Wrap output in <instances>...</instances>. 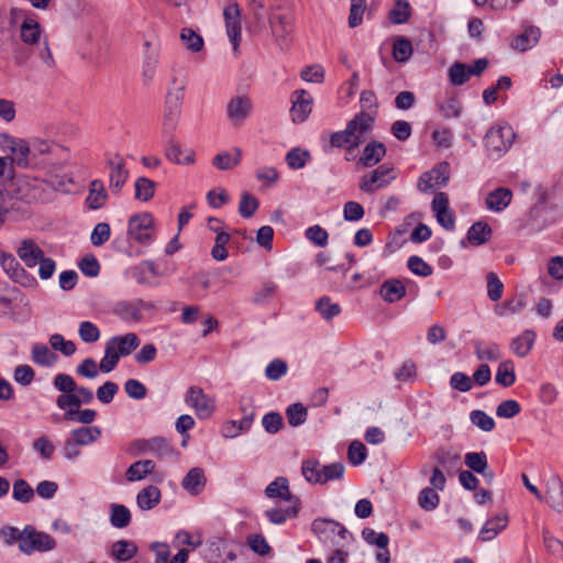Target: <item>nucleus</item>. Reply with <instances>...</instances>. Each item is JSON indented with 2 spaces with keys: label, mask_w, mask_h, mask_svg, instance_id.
<instances>
[{
  "label": "nucleus",
  "mask_w": 563,
  "mask_h": 563,
  "mask_svg": "<svg viewBox=\"0 0 563 563\" xmlns=\"http://www.w3.org/2000/svg\"><path fill=\"white\" fill-rule=\"evenodd\" d=\"M186 82L179 81L177 77L172 79V86L168 88L164 102V117L162 124V141L165 150V156L168 161L189 165L195 162V152L187 150L183 152L179 142L175 137V131L181 113V106L185 98Z\"/></svg>",
  "instance_id": "nucleus-1"
},
{
  "label": "nucleus",
  "mask_w": 563,
  "mask_h": 563,
  "mask_svg": "<svg viewBox=\"0 0 563 563\" xmlns=\"http://www.w3.org/2000/svg\"><path fill=\"white\" fill-rule=\"evenodd\" d=\"M374 123V117L366 112L357 113L346 123L342 131H336L330 135V146L335 148H347L353 151L364 142L365 133L371 130Z\"/></svg>",
  "instance_id": "nucleus-2"
},
{
  "label": "nucleus",
  "mask_w": 563,
  "mask_h": 563,
  "mask_svg": "<svg viewBox=\"0 0 563 563\" xmlns=\"http://www.w3.org/2000/svg\"><path fill=\"white\" fill-rule=\"evenodd\" d=\"M295 20V13L289 7L275 5L268 10L269 29L282 51L288 49L291 44Z\"/></svg>",
  "instance_id": "nucleus-3"
},
{
  "label": "nucleus",
  "mask_w": 563,
  "mask_h": 563,
  "mask_svg": "<svg viewBox=\"0 0 563 563\" xmlns=\"http://www.w3.org/2000/svg\"><path fill=\"white\" fill-rule=\"evenodd\" d=\"M311 531L324 544L344 547L353 539L352 533L340 522L325 518H317L311 523Z\"/></svg>",
  "instance_id": "nucleus-4"
},
{
  "label": "nucleus",
  "mask_w": 563,
  "mask_h": 563,
  "mask_svg": "<svg viewBox=\"0 0 563 563\" xmlns=\"http://www.w3.org/2000/svg\"><path fill=\"white\" fill-rule=\"evenodd\" d=\"M12 534H18L19 549L25 554L34 551L46 552L55 549L56 541L46 532H38L32 526H26L21 532L16 528H11Z\"/></svg>",
  "instance_id": "nucleus-5"
},
{
  "label": "nucleus",
  "mask_w": 563,
  "mask_h": 563,
  "mask_svg": "<svg viewBox=\"0 0 563 563\" xmlns=\"http://www.w3.org/2000/svg\"><path fill=\"white\" fill-rule=\"evenodd\" d=\"M29 145L31 148V157L33 162L36 163L34 169H44L47 173H52L58 168L59 163L56 159L57 152L60 151L58 145L38 137L29 141Z\"/></svg>",
  "instance_id": "nucleus-6"
},
{
  "label": "nucleus",
  "mask_w": 563,
  "mask_h": 563,
  "mask_svg": "<svg viewBox=\"0 0 563 563\" xmlns=\"http://www.w3.org/2000/svg\"><path fill=\"white\" fill-rule=\"evenodd\" d=\"M0 266L5 275L15 284L24 288H36L37 279L11 254L0 250Z\"/></svg>",
  "instance_id": "nucleus-7"
},
{
  "label": "nucleus",
  "mask_w": 563,
  "mask_h": 563,
  "mask_svg": "<svg viewBox=\"0 0 563 563\" xmlns=\"http://www.w3.org/2000/svg\"><path fill=\"white\" fill-rule=\"evenodd\" d=\"M396 178L395 168L391 164H382L374 170L361 177L358 188L366 194H374L386 187Z\"/></svg>",
  "instance_id": "nucleus-8"
},
{
  "label": "nucleus",
  "mask_w": 563,
  "mask_h": 563,
  "mask_svg": "<svg viewBox=\"0 0 563 563\" xmlns=\"http://www.w3.org/2000/svg\"><path fill=\"white\" fill-rule=\"evenodd\" d=\"M512 139L510 126H493L484 136V145L489 156L500 157L510 147Z\"/></svg>",
  "instance_id": "nucleus-9"
},
{
  "label": "nucleus",
  "mask_w": 563,
  "mask_h": 563,
  "mask_svg": "<svg viewBox=\"0 0 563 563\" xmlns=\"http://www.w3.org/2000/svg\"><path fill=\"white\" fill-rule=\"evenodd\" d=\"M154 219L150 212L134 214L129 220L128 234L141 244H147L153 238Z\"/></svg>",
  "instance_id": "nucleus-10"
},
{
  "label": "nucleus",
  "mask_w": 563,
  "mask_h": 563,
  "mask_svg": "<svg viewBox=\"0 0 563 563\" xmlns=\"http://www.w3.org/2000/svg\"><path fill=\"white\" fill-rule=\"evenodd\" d=\"M185 401L194 408L199 419H208L216 410L214 399L205 394L198 386H191L186 393Z\"/></svg>",
  "instance_id": "nucleus-11"
},
{
  "label": "nucleus",
  "mask_w": 563,
  "mask_h": 563,
  "mask_svg": "<svg viewBox=\"0 0 563 563\" xmlns=\"http://www.w3.org/2000/svg\"><path fill=\"white\" fill-rule=\"evenodd\" d=\"M253 101L246 95L232 97L225 107L228 120L233 126H241L252 114Z\"/></svg>",
  "instance_id": "nucleus-12"
},
{
  "label": "nucleus",
  "mask_w": 563,
  "mask_h": 563,
  "mask_svg": "<svg viewBox=\"0 0 563 563\" xmlns=\"http://www.w3.org/2000/svg\"><path fill=\"white\" fill-rule=\"evenodd\" d=\"M450 178L449 164L442 162L437 164L432 169L423 173L418 179V189L427 192L435 187H443Z\"/></svg>",
  "instance_id": "nucleus-13"
},
{
  "label": "nucleus",
  "mask_w": 563,
  "mask_h": 563,
  "mask_svg": "<svg viewBox=\"0 0 563 563\" xmlns=\"http://www.w3.org/2000/svg\"><path fill=\"white\" fill-rule=\"evenodd\" d=\"M431 209L437 218L438 223L445 230L452 231L455 228V217L449 207V197L445 192H437Z\"/></svg>",
  "instance_id": "nucleus-14"
},
{
  "label": "nucleus",
  "mask_w": 563,
  "mask_h": 563,
  "mask_svg": "<svg viewBox=\"0 0 563 563\" xmlns=\"http://www.w3.org/2000/svg\"><path fill=\"white\" fill-rule=\"evenodd\" d=\"M291 102L290 114L292 122H305L312 111L313 99L311 95L305 89L296 90L291 95Z\"/></svg>",
  "instance_id": "nucleus-15"
},
{
  "label": "nucleus",
  "mask_w": 563,
  "mask_h": 563,
  "mask_svg": "<svg viewBox=\"0 0 563 563\" xmlns=\"http://www.w3.org/2000/svg\"><path fill=\"white\" fill-rule=\"evenodd\" d=\"M223 18L225 21L227 34L230 42L233 45V49L236 51L241 42V12L238 3H231L223 10Z\"/></svg>",
  "instance_id": "nucleus-16"
},
{
  "label": "nucleus",
  "mask_w": 563,
  "mask_h": 563,
  "mask_svg": "<svg viewBox=\"0 0 563 563\" xmlns=\"http://www.w3.org/2000/svg\"><path fill=\"white\" fill-rule=\"evenodd\" d=\"M107 165L110 168L109 188L112 192L119 194L129 178V170L125 168L124 159L121 155L114 154L108 158Z\"/></svg>",
  "instance_id": "nucleus-17"
},
{
  "label": "nucleus",
  "mask_w": 563,
  "mask_h": 563,
  "mask_svg": "<svg viewBox=\"0 0 563 563\" xmlns=\"http://www.w3.org/2000/svg\"><path fill=\"white\" fill-rule=\"evenodd\" d=\"M18 191L27 202L38 201L44 196V181L38 178L21 176L16 179Z\"/></svg>",
  "instance_id": "nucleus-18"
},
{
  "label": "nucleus",
  "mask_w": 563,
  "mask_h": 563,
  "mask_svg": "<svg viewBox=\"0 0 563 563\" xmlns=\"http://www.w3.org/2000/svg\"><path fill=\"white\" fill-rule=\"evenodd\" d=\"M140 343V338L133 332L124 335H114L107 341V344L111 345L120 357L129 356L139 347Z\"/></svg>",
  "instance_id": "nucleus-19"
},
{
  "label": "nucleus",
  "mask_w": 563,
  "mask_h": 563,
  "mask_svg": "<svg viewBox=\"0 0 563 563\" xmlns=\"http://www.w3.org/2000/svg\"><path fill=\"white\" fill-rule=\"evenodd\" d=\"M433 460L443 472L453 476L461 470V455L451 450L439 449L433 454Z\"/></svg>",
  "instance_id": "nucleus-20"
},
{
  "label": "nucleus",
  "mask_w": 563,
  "mask_h": 563,
  "mask_svg": "<svg viewBox=\"0 0 563 563\" xmlns=\"http://www.w3.org/2000/svg\"><path fill=\"white\" fill-rule=\"evenodd\" d=\"M144 46L146 47V51L143 57L142 78L144 84L148 85L155 76L156 68L159 63V52L157 47L152 46L150 41H145Z\"/></svg>",
  "instance_id": "nucleus-21"
},
{
  "label": "nucleus",
  "mask_w": 563,
  "mask_h": 563,
  "mask_svg": "<svg viewBox=\"0 0 563 563\" xmlns=\"http://www.w3.org/2000/svg\"><path fill=\"white\" fill-rule=\"evenodd\" d=\"M16 254L29 268L34 267L44 256L43 250L32 239L22 240Z\"/></svg>",
  "instance_id": "nucleus-22"
},
{
  "label": "nucleus",
  "mask_w": 563,
  "mask_h": 563,
  "mask_svg": "<svg viewBox=\"0 0 563 563\" xmlns=\"http://www.w3.org/2000/svg\"><path fill=\"white\" fill-rule=\"evenodd\" d=\"M301 509V500L294 499L286 508H272L265 511V516L273 525H283L288 519L296 518Z\"/></svg>",
  "instance_id": "nucleus-23"
},
{
  "label": "nucleus",
  "mask_w": 563,
  "mask_h": 563,
  "mask_svg": "<svg viewBox=\"0 0 563 563\" xmlns=\"http://www.w3.org/2000/svg\"><path fill=\"white\" fill-rule=\"evenodd\" d=\"M264 493L267 498H279L288 503H294V499H300L298 496L291 494L289 489V482L284 476L276 477L273 482H271L266 486Z\"/></svg>",
  "instance_id": "nucleus-24"
},
{
  "label": "nucleus",
  "mask_w": 563,
  "mask_h": 563,
  "mask_svg": "<svg viewBox=\"0 0 563 563\" xmlns=\"http://www.w3.org/2000/svg\"><path fill=\"white\" fill-rule=\"evenodd\" d=\"M540 36V29L533 25H529L523 30L522 33L516 35L512 38L510 45L514 49L526 52L539 43Z\"/></svg>",
  "instance_id": "nucleus-25"
},
{
  "label": "nucleus",
  "mask_w": 563,
  "mask_h": 563,
  "mask_svg": "<svg viewBox=\"0 0 563 563\" xmlns=\"http://www.w3.org/2000/svg\"><path fill=\"white\" fill-rule=\"evenodd\" d=\"M11 164L15 165L19 168H32L36 166V163L33 162L31 157V148L29 145V141L24 139H20L14 147H12L11 152Z\"/></svg>",
  "instance_id": "nucleus-26"
},
{
  "label": "nucleus",
  "mask_w": 563,
  "mask_h": 563,
  "mask_svg": "<svg viewBox=\"0 0 563 563\" xmlns=\"http://www.w3.org/2000/svg\"><path fill=\"white\" fill-rule=\"evenodd\" d=\"M511 199V190L505 187H499L487 195L485 205L488 210L500 212L510 205Z\"/></svg>",
  "instance_id": "nucleus-27"
},
{
  "label": "nucleus",
  "mask_w": 563,
  "mask_h": 563,
  "mask_svg": "<svg viewBox=\"0 0 563 563\" xmlns=\"http://www.w3.org/2000/svg\"><path fill=\"white\" fill-rule=\"evenodd\" d=\"M508 526V516L506 514L489 518L482 527L478 539L483 542L493 540Z\"/></svg>",
  "instance_id": "nucleus-28"
},
{
  "label": "nucleus",
  "mask_w": 563,
  "mask_h": 563,
  "mask_svg": "<svg viewBox=\"0 0 563 563\" xmlns=\"http://www.w3.org/2000/svg\"><path fill=\"white\" fill-rule=\"evenodd\" d=\"M379 296L388 303L401 300L406 296V287L400 279L385 280L379 288Z\"/></svg>",
  "instance_id": "nucleus-29"
},
{
  "label": "nucleus",
  "mask_w": 563,
  "mask_h": 563,
  "mask_svg": "<svg viewBox=\"0 0 563 563\" xmlns=\"http://www.w3.org/2000/svg\"><path fill=\"white\" fill-rule=\"evenodd\" d=\"M386 146L379 141H371L363 150L360 163L364 167H373L378 164L386 155Z\"/></svg>",
  "instance_id": "nucleus-30"
},
{
  "label": "nucleus",
  "mask_w": 563,
  "mask_h": 563,
  "mask_svg": "<svg viewBox=\"0 0 563 563\" xmlns=\"http://www.w3.org/2000/svg\"><path fill=\"white\" fill-rule=\"evenodd\" d=\"M206 482L207 479L203 470L200 467H192L183 478L181 486L190 495L197 496L203 490Z\"/></svg>",
  "instance_id": "nucleus-31"
},
{
  "label": "nucleus",
  "mask_w": 563,
  "mask_h": 563,
  "mask_svg": "<svg viewBox=\"0 0 563 563\" xmlns=\"http://www.w3.org/2000/svg\"><path fill=\"white\" fill-rule=\"evenodd\" d=\"M536 336L537 335L533 330H525L521 334L511 340V352L518 357H526L532 350Z\"/></svg>",
  "instance_id": "nucleus-32"
},
{
  "label": "nucleus",
  "mask_w": 563,
  "mask_h": 563,
  "mask_svg": "<svg viewBox=\"0 0 563 563\" xmlns=\"http://www.w3.org/2000/svg\"><path fill=\"white\" fill-rule=\"evenodd\" d=\"M108 198L107 190L100 179H95L89 185L86 205L91 210H98L104 206Z\"/></svg>",
  "instance_id": "nucleus-33"
},
{
  "label": "nucleus",
  "mask_w": 563,
  "mask_h": 563,
  "mask_svg": "<svg viewBox=\"0 0 563 563\" xmlns=\"http://www.w3.org/2000/svg\"><path fill=\"white\" fill-rule=\"evenodd\" d=\"M162 494L158 487L148 485L136 495V504L141 510H151L161 503Z\"/></svg>",
  "instance_id": "nucleus-34"
},
{
  "label": "nucleus",
  "mask_w": 563,
  "mask_h": 563,
  "mask_svg": "<svg viewBox=\"0 0 563 563\" xmlns=\"http://www.w3.org/2000/svg\"><path fill=\"white\" fill-rule=\"evenodd\" d=\"M113 311L123 321L140 322L143 319L137 299L132 301H119L115 303Z\"/></svg>",
  "instance_id": "nucleus-35"
},
{
  "label": "nucleus",
  "mask_w": 563,
  "mask_h": 563,
  "mask_svg": "<svg viewBox=\"0 0 563 563\" xmlns=\"http://www.w3.org/2000/svg\"><path fill=\"white\" fill-rule=\"evenodd\" d=\"M549 505L559 512H563V483L558 476H553L547 486Z\"/></svg>",
  "instance_id": "nucleus-36"
},
{
  "label": "nucleus",
  "mask_w": 563,
  "mask_h": 563,
  "mask_svg": "<svg viewBox=\"0 0 563 563\" xmlns=\"http://www.w3.org/2000/svg\"><path fill=\"white\" fill-rule=\"evenodd\" d=\"M20 31V36L23 43L27 45H35L40 43L42 27L36 20L26 18L22 22Z\"/></svg>",
  "instance_id": "nucleus-37"
},
{
  "label": "nucleus",
  "mask_w": 563,
  "mask_h": 563,
  "mask_svg": "<svg viewBox=\"0 0 563 563\" xmlns=\"http://www.w3.org/2000/svg\"><path fill=\"white\" fill-rule=\"evenodd\" d=\"M493 234L492 228L488 223L477 221L471 225L467 231V240L474 245L478 246L490 240Z\"/></svg>",
  "instance_id": "nucleus-38"
},
{
  "label": "nucleus",
  "mask_w": 563,
  "mask_h": 563,
  "mask_svg": "<svg viewBox=\"0 0 563 563\" xmlns=\"http://www.w3.org/2000/svg\"><path fill=\"white\" fill-rule=\"evenodd\" d=\"M109 520L112 527L123 529L131 523L132 515L126 506L113 503L109 506Z\"/></svg>",
  "instance_id": "nucleus-39"
},
{
  "label": "nucleus",
  "mask_w": 563,
  "mask_h": 563,
  "mask_svg": "<svg viewBox=\"0 0 563 563\" xmlns=\"http://www.w3.org/2000/svg\"><path fill=\"white\" fill-rule=\"evenodd\" d=\"M155 468V463L152 460H141L132 463L126 472L125 476L129 482H137L145 478Z\"/></svg>",
  "instance_id": "nucleus-40"
},
{
  "label": "nucleus",
  "mask_w": 563,
  "mask_h": 563,
  "mask_svg": "<svg viewBox=\"0 0 563 563\" xmlns=\"http://www.w3.org/2000/svg\"><path fill=\"white\" fill-rule=\"evenodd\" d=\"M137 553V547L133 541L118 540L112 544L111 555L120 562H126L133 559Z\"/></svg>",
  "instance_id": "nucleus-41"
},
{
  "label": "nucleus",
  "mask_w": 563,
  "mask_h": 563,
  "mask_svg": "<svg viewBox=\"0 0 563 563\" xmlns=\"http://www.w3.org/2000/svg\"><path fill=\"white\" fill-rule=\"evenodd\" d=\"M156 190V183L147 177H139L134 184V198L135 200L147 202L150 201Z\"/></svg>",
  "instance_id": "nucleus-42"
},
{
  "label": "nucleus",
  "mask_w": 563,
  "mask_h": 563,
  "mask_svg": "<svg viewBox=\"0 0 563 563\" xmlns=\"http://www.w3.org/2000/svg\"><path fill=\"white\" fill-rule=\"evenodd\" d=\"M158 267L153 261H143L132 269V277L140 285L148 284V276H158Z\"/></svg>",
  "instance_id": "nucleus-43"
},
{
  "label": "nucleus",
  "mask_w": 563,
  "mask_h": 563,
  "mask_svg": "<svg viewBox=\"0 0 563 563\" xmlns=\"http://www.w3.org/2000/svg\"><path fill=\"white\" fill-rule=\"evenodd\" d=\"M100 435L101 430L99 427H80L71 431L70 439L79 445H89Z\"/></svg>",
  "instance_id": "nucleus-44"
},
{
  "label": "nucleus",
  "mask_w": 563,
  "mask_h": 563,
  "mask_svg": "<svg viewBox=\"0 0 563 563\" xmlns=\"http://www.w3.org/2000/svg\"><path fill=\"white\" fill-rule=\"evenodd\" d=\"M234 155L229 152L217 154L212 159V165L220 170H229L240 164L242 152L240 148H234Z\"/></svg>",
  "instance_id": "nucleus-45"
},
{
  "label": "nucleus",
  "mask_w": 563,
  "mask_h": 563,
  "mask_svg": "<svg viewBox=\"0 0 563 563\" xmlns=\"http://www.w3.org/2000/svg\"><path fill=\"white\" fill-rule=\"evenodd\" d=\"M413 52L412 43L405 36L396 37L393 44V57L398 63H406L409 60Z\"/></svg>",
  "instance_id": "nucleus-46"
},
{
  "label": "nucleus",
  "mask_w": 563,
  "mask_h": 563,
  "mask_svg": "<svg viewBox=\"0 0 563 563\" xmlns=\"http://www.w3.org/2000/svg\"><path fill=\"white\" fill-rule=\"evenodd\" d=\"M495 380L503 387H510L516 382L515 365L511 360L504 361L499 364Z\"/></svg>",
  "instance_id": "nucleus-47"
},
{
  "label": "nucleus",
  "mask_w": 563,
  "mask_h": 563,
  "mask_svg": "<svg viewBox=\"0 0 563 563\" xmlns=\"http://www.w3.org/2000/svg\"><path fill=\"white\" fill-rule=\"evenodd\" d=\"M527 305L526 298L519 296L495 306V313L499 317L519 313Z\"/></svg>",
  "instance_id": "nucleus-48"
},
{
  "label": "nucleus",
  "mask_w": 563,
  "mask_h": 563,
  "mask_svg": "<svg viewBox=\"0 0 563 563\" xmlns=\"http://www.w3.org/2000/svg\"><path fill=\"white\" fill-rule=\"evenodd\" d=\"M316 310L325 321H331L342 311L340 305L332 302L329 296H323L316 302Z\"/></svg>",
  "instance_id": "nucleus-49"
},
{
  "label": "nucleus",
  "mask_w": 563,
  "mask_h": 563,
  "mask_svg": "<svg viewBox=\"0 0 563 563\" xmlns=\"http://www.w3.org/2000/svg\"><path fill=\"white\" fill-rule=\"evenodd\" d=\"M411 15V8L408 0H397L389 11V21L393 24H404L408 22Z\"/></svg>",
  "instance_id": "nucleus-50"
},
{
  "label": "nucleus",
  "mask_w": 563,
  "mask_h": 563,
  "mask_svg": "<svg viewBox=\"0 0 563 563\" xmlns=\"http://www.w3.org/2000/svg\"><path fill=\"white\" fill-rule=\"evenodd\" d=\"M57 355L45 344H34L32 347V361L41 366H52L56 362Z\"/></svg>",
  "instance_id": "nucleus-51"
},
{
  "label": "nucleus",
  "mask_w": 563,
  "mask_h": 563,
  "mask_svg": "<svg viewBox=\"0 0 563 563\" xmlns=\"http://www.w3.org/2000/svg\"><path fill=\"white\" fill-rule=\"evenodd\" d=\"M301 473L307 482L322 484V466L317 460H305L301 465Z\"/></svg>",
  "instance_id": "nucleus-52"
},
{
  "label": "nucleus",
  "mask_w": 563,
  "mask_h": 563,
  "mask_svg": "<svg viewBox=\"0 0 563 563\" xmlns=\"http://www.w3.org/2000/svg\"><path fill=\"white\" fill-rule=\"evenodd\" d=\"M150 452L159 459L168 457L176 453L170 442L164 437L150 439Z\"/></svg>",
  "instance_id": "nucleus-53"
},
{
  "label": "nucleus",
  "mask_w": 563,
  "mask_h": 563,
  "mask_svg": "<svg viewBox=\"0 0 563 563\" xmlns=\"http://www.w3.org/2000/svg\"><path fill=\"white\" fill-rule=\"evenodd\" d=\"M97 412L93 409L70 408L64 412V420L89 424L95 421Z\"/></svg>",
  "instance_id": "nucleus-54"
},
{
  "label": "nucleus",
  "mask_w": 563,
  "mask_h": 563,
  "mask_svg": "<svg viewBox=\"0 0 563 563\" xmlns=\"http://www.w3.org/2000/svg\"><path fill=\"white\" fill-rule=\"evenodd\" d=\"M475 354L479 361H498L501 358V350L497 343L483 345L481 342L475 343Z\"/></svg>",
  "instance_id": "nucleus-55"
},
{
  "label": "nucleus",
  "mask_w": 563,
  "mask_h": 563,
  "mask_svg": "<svg viewBox=\"0 0 563 563\" xmlns=\"http://www.w3.org/2000/svg\"><path fill=\"white\" fill-rule=\"evenodd\" d=\"M180 40L186 48L192 53H198L203 48V38L190 27H184L180 32Z\"/></svg>",
  "instance_id": "nucleus-56"
},
{
  "label": "nucleus",
  "mask_w": 563,
  "mask_h": 563,
  "mask_svg": "<svg viewBox=\"0 0 563 563\" xmlns=\"http://www.w3.org/2000/svg\"><path fill=\"white\" fill-rule=\"evenodd\" d=\"M465 465L474 473H484L488 466L487 455L484 451L468 452L464 456Z\"/></svg>",
  "instance_id": "nucleus-57"
},
{
  "label": "nucleus",
  "mask_w": 563,
  "mask_h": 563,
  "mask_svg": "<svg viewBox=\"0 0 563 563\" xmlns=\"http://www.w3.org/2000/svg\"><path fill=\"white\" fill-rule=\"evenodd\" d=\"M230 240L231 236L227 231L217 233L214 245L211 249V256L214 261L223 262L228 258L229 254L225 246Z\"/></svg>",
  "instance_id": "nucleus-58"
},
{
  "label": "nucleus",
  "mask_w": 563,
  "mask_h": 563,
  "mask_svg": "<svg viewBox=\"0 0 563 563\" xmlns=\"http://www.w3.org/2000/svg\"><path fill=\"white\" fill-rule=\"evenodd\" d=\"M286 418L291 427H299L307 421V408L300 402L292 404L286 409Z\"/></svg>",
  "instance_id": "nucleus-59"
},
{
  "label": "nucleus",
  "mask_w": 563,
  "mask_h": 563,
  "mask_svg": "<svg viewBox=\"0 0 563 563\" xmlns=\"http://www.w3.org/2000/svg\"><path fill=\"white\" fill-rule=\"evenodd\" d=\"M260 207L258 199L250 192H242L239 202V213L242 218L249 219L253 217Z\"/></svg>",
  "instance_id": "nucleus-60"
},
{
  "label": "nucleus",
  "mask_w": 563,
  "mask_h": 563,
  "mask_svg": "<svg viewBox=\"0 0 563 563\" xmlns=\"http://www.w3.org/2000/svg\"><path fill=\"white\" fill-rule=\"evenodd\" d=\"M309 159L310 153L299 147H294L286 154V163L294 170L303 168Z\"/></svg>",
  "instance_id": "nucleus-61"
},
{
  "label": "nucleus",
  "mask_w": 563,
  "mask_h": 563,
  "mask_svg": "<svg viewBox=\"0 0 563 563\" xmlns=\"http://www.w3.org/2000/svg\"><path fill=\"white\" fill-rule=\"evenodd\" d=\"M468 65L465 63H454L449 69L450 82L454 86H462L471 78L468 74Z\"/></svg>",
  "instance_id": "nucleus-62"
},
{
  "label": "nucleus",
  "mask_w": 563,
  "mask_h": 563,
  "mask_svg": "<svg viewBox=\"0 0 563 563\" xmlns=\"http://www.w3.org/2000/svg\"><path fill=\"white\" fill-rule=\"evenodd\" d=\"M12 497L23 504L30 503L34 498V489L25 479H16L13 483Z\"/></svg>",
  "instance_id": "nucleus-63"
},
{
  "label": "nucleus",
  "mask_w": 563,
  "mask_h": 563,
  "mask_svg": "<svg viewBox=\"0 0 563 563\" xmlns=\"http://www.w3.org/2000/svg\"><path fill=\"white\" fill-rule=\"evenodd\" d=\"M439 503L440 496L433 488L426 487L419 493L418 504L423 510H434L439 506Z\"/></svg>",
  "instance_id": "nucleus-64"
}]
</instances>
